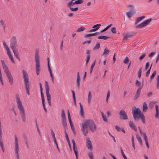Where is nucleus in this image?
Masks as SVG:
<instances>
[{
	"label": "nucleus",
	"instance_id": "f257e3e1",
	"mask_svg": "<svg viewBox=\"0 0 159 159\" xmlns=\"http://www.w3.org/2000/svg\"><path fill=\"white\" fill-rule=\"evenodd\" d=\"M82 128L81 130L84 136L88 134L87 129L88 127L90 130L94 132L96 129V126L94 122L91 120H84L82 123Z\"/></svg>",
	"mask_w": 159,
	"mask_h": 159
},
{
	"label": "nucleus",
	"instance_id": "f03ea898",
	"mask_svg": "<svg viewBox=\"0 0 159 159\" xmlns=\"http://www.w3.org/2000/svg\"><path fill=\"white\" fill-rule=\"evenodd\" d=\"M132 112L133 117L135 121H137L140 119L143 124L145 123V117L139 108L134 107L132 109Z\"/></svg>",
	"mask_w": 159,
	"mask_h": 159
},
{
	"label": "nucleus",
	"instance_id": "7ed1b4c3",
	"mask_svg": "<svg viewBox=\"0 0 159 159\" xmlns=\"http://www.w3.org/2000/svg\"><path fill=\"white\" fill-rule=\"evenodd\" d=\"M16 103L18 108L19 109L20 113L21 115V119L23 122H25L26 115L24 107L22 105L20 99L18 96H16Z\"/></svg>",
	"mask_w": 159,
	"mask_h": 159
},
{
	"label": "nucleus",
	"instance_id": "20e7f679",
	"mask_svg": "<svg viewBox=\"0 0 159 159\" xmlns=\"http://www.w3.org/2000/svg\"><path fill=\"white\" fill-rule=\"evenodd\" d=\"M22 72L23 73V77L24 79L25 86L26 91V93L28 95H30L29 92L30 84L29 80L28 74L24 70H23Z\"/></svg>",
	"mask_w": 159,
	"mask_h": 159
},
{
	"label": "nucleus",
	"instance_id": "39448f33",
	"mask_svg": "<svg viewBox=\"0 0 159 159\" xmlns=\"http://www.w3.org/2000/svg\"><path fill=\"white\" fill-rule=\"evenodd\" d=\"M73 1L71 0L67 4V6L71 11H76L78 10V8L77 7L73 8L72 7L75 4H79L82 3L84 1L82 0H77L75 2H73Z\"/></svg>",
	"mask_w": 159,
	"mask_h": 159
},
{
	"label": "nucleus",
	"instance_id": "423d86ee",
	"mask_svg": "<svg viewBox=\"0 0 159 159\" xmlns=\"http://www.w3.org/2000/svg\"><path fill=\"white\" fill-rule=\"evenodd\" d=\"M35 61L36 72L37 75H39L40 69L39 51L37 50H36L35 53Z\"/></svg>",
	"mask_w": 159,
	"mask_h": 159
},
{
	"label": "nucleus",
	"instance_id": "0eeeda50",
	"mask_svg": "<svg viewBox=\"0 0 159 159\" xmlns=\"http://www.w3.org/2000/svg\"><path fill=\"white\" fill-rule=\"evenodd\" d=\"M45 87L46 90V94L47 97L48 102L50 106H51V95L49 93V87L48 83L47 81H45Z\"/></svg>",
	"mask_w": 159,
	"mask_h": 159
},
{
	"label": "nucleus",
	"instance_id": "6e6552de",
	"mask_svg": "<svg viewBox=\"0 0 159 159\" xmlns=\"http://www.w3.org/2000/svg\"><path fill=\"white\" fill-rule=\"evenodd\" d=\"M11 48L12 49H16L17 46V42L16 37L12 36L10 39Z\"/></svg>",
	"mask_w": 159,
	"mask_h": 159
},
{
	"label": "nucleus",
	"instance_id": "1a4fd4ad",
	"mask_svg": "<svg viewBox=\"0 0 159 159\" xmlns=\"http://www.w3.org/2000/svg\"><path fill=\"white\" fill-rule=\"evenodd\" d=\"M15 152L17 157V159H19V146L18 144V140L16 135H15Z\"/></svg>",
	"mask_w": 159,
	"mask_h": 159
},
{
	"label": "nucleus",
	"instance_id": "9d476101",
	"mask_svg": "<svg viewBox=\"0 0 159 159\" xmlns=\"http://www.w3.org/2000/svg\"><path fill=\"white\" fill-rule=\"evenodd\" d=\"M152 20V19H150L144 21L142 23H140V24L136 26V28H140L144 27L147 25H148L149 23Z\"/></svg>",
	"mask_w": 159,
	"mask_h": 159
},
{
	"label": "nucleus",
	"instance_id": "9b49d317",
	"mask_svg": "<svg viewBox=\"0 0 159 159\" xmlns=\"http://www.w3.org/2000/svg\"><path fill=\"white\" fill-rule=\"evenodd\" d=\"M120 118L121 120H125L128 119L127 116L125 111L122 110H121L119 113Z\"/></svg>",
	"mask_w": 159,
	"mask_h": 159
},
{
	"label": "nucleus",
	"instance_id": "f8f14e48",
	"mask_svg": "<svg viewBox=\"0 0 159 159\" xmlns=\"http://www.w3.org/2000/svg\"><path fill=\"white\" fill-rule=\"evenodd\" d=\"M72 142L73 144V150L75 155L76 158L78 159V151L77 148L75 145V143L74 140H72Z\"/></svg>",
	"mask_w": 159,
	"mask_h": 159
},
{
	"label": "nucleus",
	"instance_id": "ddd939ff",
	"mask_svg": "<svg viewBox=\"0 0 159 159\" xmlns=\"http://www.w3.org/2000/svg\"><path fill=\"white\" fill-rule=\"evenodd\" d=\"M86 147L90 150H92L93 149L92 145L89 138L88 137H86Z\"/></svg>",
	"mask_w": 159,
	"mask_h": 159
},
{
	"label": "nucleus",
	"instance_id": "4468645a",
	"mask_svg": "<svg viewBox=\"0 0 159 159\" xmlns=\"http://www.w3.org/2000/svg\"><path fill=\"white\" fill-rule=\"evenodd\" d=\"M143 87V85L141 86L140 87H139V88L137 90L136 93H135V94L134 97V100H136L137 98H138L139 96H140V91L141 90V89H142Z\"/></svg>",
	"mask_w": 159,
	"mask_h": 159
},
{
	"label": "nucleus",
	"instance_id": "2eb2a0df",
	"mask_svg": "<svg viewBox=\"0 0 159 159\" xmlns=\"http://www.w3.org/2000/svg\"><path fill=\"white\" fill-rule=\"evenodd\" d=\"M101 26V25L100 24H97L94 25L93 26V29L89 30V32H92L96 31L99 29Z\"/></svg>",
	"mask_w": 159,
	"mask_h": 159
},
{
	"label": "nucleus",
	"instance_id": "dca6fc26",
	"mask_svg": "<svg viewBox=\"0 0 159 159\" xmlns=\"http://www.w3.org/2000/svg\"><path fill=\"white\" fill-rule=\"evenodd\" d=\"M99 33L100 32H96L93 33H89L85 34L84 37L85 38H88L91 36L97 35L99 34Z\"/></svg>",
	"mask_w": 159,
	"mask_h": 159
},
{
	"label": "nucleus",
	"instance_id": "f3484780",
	"mask_svg": "<svg viewBox=\"0 0 159 159\" xmlns=\"http://www.w3.org/2000/svg\"><path fill=\"white\" fill-rule=\"evenodd\" d=\"M129 124L130 127L134 131L137 130V128L134 123L132 121H130L129 122Z\"/></svg>",
	"mask_w": 159,
	"mask_h": 159
},
{
	"label": "nucleus",
	"instance_id": "a211bd4d",
	"mask_svg": "<svg viewBox=\"0 0 159 159\" xmlns=\"http://www.w3.org/2000/svg\"><path fill=\"white\" fill-rule=\"evenodd\" d=\"M143 138L145 140V143H146V145L147 147L148 148H149V145L148 141V139H147V137L146 135V134L145 133V132H144L143 133Z\"/></svg>",
	"mask_w": 159,
	"mask_h": 159
},
{
	"label": "nucleus",
	"instance_id": "6ab92c4d",
	"mask_svg": "<svg viewBox=\"0 0 159 159\" xmlns=\"http://www.w3.org/2000/svg\"><path fill=\"white\" fill-rule=\"evenodd\" d=\"M13 52L16 57L20 61V58L19 57V54L17 50H15V49H12Z\"/></svg>",
	"mask_w": 159,
	"mask_h": 159
},
{
	"label": "nucleus",
	"instance_id": "aec40b11",
	"mask_svg": "<svg viewBox=\"0 0 159 159\" xmlns=\"http://www.w3.org/2000/svg\"><path fill=\"white\" fill-rule=\"evenodd\" d=\"M51 135L54 139V142L55 144H56V145H58V144H57V141L56 137H55V134L54 132L53 131V130L52 129H51Z\"/></svg>",
	"mask_w": 159,
	"mask_h": 159
},
{
	"label": "nucleus",
	"instance_id": "412c9836",
	"mask_svg": "<svg viewBox=\"0 0 159 159\" xmlns=\"http://www.w3.org/2000/svg\"><path fill=\"white\" fill-rule=\"evenodd\" d=\"M80 76L79 73V72H77V85L78 88H80Z\"/></svg>",
	"mask_w": 159,
	"mask_h": 159
},
{
	"label": "nucleus",
	"instance_id": "4be33fe9",
	"mask_svg": "<svg viewBox=\"0 0 159 159\" xmlns=\"http://www.w3.org/2000/svg\"><path fill=\"white\" fill-rule=\"evenodd\" d=\"M135 11L134 10L131 11H130L126 13V15L129 18L130 17L133 15L135 14Z\"/></svg>",
	"mask_w": 159,
	"mask_h": 159
},
{
	"label": "nucleus",
	"instance_id": "5701e85b",
	"mask_svg": "<svg viewBox=\"0 0 159 159\" xmlns=\"http://www.w3.org/2000/svg\"><path fill=\"white\" fill-rule=\"evenodd\" d=\"M7 76V77L9 81L10 82V84L11 85H12L13 83V78L11 74H9V75H8Z\"/></svg>",
	"mask_w": 159,
	"mask_h": 159
},
{
	"label": "nucleus",
	"instance_id": "b1692460",
	"mask_svg": "<svg viewBox=\"0 0 159 159\" xmlns=\"http://www.w3.org/2000/svg\"><path fill=\"white\" fill-rule=\"evenodd\" d=\"M156 108V114L155 115V117L156 118H158L159 116V107L156 104L155 105Z\"/></svg>",
	"mask_w": 159,
	"mask_h": 159
},
{
	"label": "nucleus",
	"instance_id": "393cba45",
	"mask_svg": "<svg viewBox=\"0 0 159 159\" xmlns=\"http://www.w3.org/2000/svg\"><path fill=\"white\" fill-rule=\"evenodd\" d=\"M79 104L80 105V114L81 116L84 117V109L82 105L81 104V103L80 102L79 103Z\"/></svg>",
	"mask_w": 159,
	"mask_h": 159
},
{
	"label": "nucleus",
	"instance_id": "a878e982",
	"mask_svg": "<svg viewBox=\"0 0 159 159\" xmlns=\"http://www.w3.org/2000/svg\"><path fill=\"white\" fill-rule=\"evenodd\" d=\"M124 38L123 40H127L128 39L131 38L132 35L131 34H124Z\"/></svg>",
	"mask_w": 159,
	"mask_h": 159
},
{
	"label": "nucleus",
	"instance_id": "bb28decb",
	"mask_svg": "<svg viewBox=\"0 0 159 159\" xmlns=\"http://www.w3.org/2000/svg\"><path fill=\"white\" fill-rule=\"evenodd\" d=\"M143 112H146L148 109L147 104L146 102H144L143 106Z\"/></svg>",
	"mask_w": 159,
	"mask_h": 159
},
{
	"label": "nucleus",
	"instance_id": "cd10ccee",
	"mask_svg": "<svg viewBox=\"0 0 159 159\" xmlns=\"http://www.w3.org/2000/svg\"><path fill=\"white\" fill-rule=\"evenodd\" d=\"M110 38V37H108L105 35H101L98 37V38L99 39H102L104 40H107L108 39Z\"/></svg>",
	"mask_w": 159,
	"mask_h": 159
},
{
	"label": "nucleus",
	"instance_id": "c85d7f7f",
	"mask_svg": "<svg viewBox=\"0 0 159 159\" xmlns=\"http://www.w3.org/2000/svg\"><path fill=\"white\" fill-rule=\"evenodd\" d=\"M145 17L144 16H143L141 17H139L137 18L136 20V21L135 22V24H137V23L140 22L141 20H142L145 18Z\"/></svg>",
	"mask_w": 159,
	"mask_h": 159
},
{
	"label": "nucleus",
	"instance_id": "c756f323",
	"mask_svg": "<svg viewBox=\"0 0 159 159\" xmlns=\"http://www.w3.org/2000/svg\"><path fill=\"white\" fill-rule=\"evenodd\" d=\"M62 123L63 126L64 127H66L67 126V122L66 118L62 119Z\"/></svg>",
	"mask_w": 159,
	"mask_h": 159
},
{
	"label": "nucleus",
	"instance_id": "7c9ffc66",
	"mask_svg": "<svg viewBox=\"0 0 159 159\" xmlns=\"http://www.w3.org/2000/svg\"><path fill=\"white\" fill-rule=\"evenodd\" d=\"M101 113L102 115V118L103 119V121L105 122H107L108 121L107 119L106 116L105 115L103 112L101 111Z\"/></svg>",
	"mask_w": 159,
	"mask_h": 159
},
{
	"label": "nucleus",
	"instance_id": "2f4dec72",
	"mask_svg": "<svg viewBox=\"0 0 159 159\" xmlns=\"http://www.w3.org/2000/svg\"><path fill=\"white\" fill-rule=\"evenodd\" d=\"M136 138L138 140V141L139 143L141 146L143 145V143L142 142V140L141 139L140 137L138 135H136Z\"/></svg>",
	"mask_w": 159,
	"mask_h": 159
},
{
	"label": "nucleus",
	"instance_id": "473e14b6",
	"mask_svg": "<svg viewBox=\"0 0 159 159\" xmlns=\"http://www.w3.org/2000/svg\"><path fill=\"white\" fill-rule=\"evenodd\" d=\"M3 45L4 47L6 48V50L7 51V53L10 52V51L9 48L4 42H3Z\"/></svg>",
	"mask_w": 159,
	"mask_h": 159
},
{
	"label": "nucleus",
	"instance_id": "72a5a7b5",
	"mask_svg": "<svg viewBox=\"0 0 159 159\" xmlns=\"http://www.w3.org/2000/svg\"><path fill=\"white\" fill-rule=\"evenodd\" d=\"M112 25V24H110L109 25H108L107 26L106 28H105L104 29L100 31V32L102 33V32H104L105 31H106L107 29H108L109 28H110Z\"/></svg>",
	"mask_w": 159,
	"mask_h": 159
},
{
	"label": "nucleus",
	"instance_id": "f704fd0d",
	"mask_svg": "<svg viewBox=\"0 0 159 159\" xmlns=\"http://www.w3.org/2000/svg\"><path fill=\"white\" fill-rule=\"evenodd\" d=\"M7 54L9 57L10 59L11 60V62L12 63H15V62L14 60L13 56L11 52L7 53Z\"/></svg>",
	"mask_w": 159,
	"mask_h": 159
},
{
	"label": "nucleus",
	"instance_id": "c9c22d12",
	"mask_svg": "<svg viewBox=\"0 0 159 159\" xmlns=\"http://www.w3.org/2000/svg\"><path fill=\"white\" fill-rule=\"evenodd\" d=\"M110 51L109 50L107 49L106 48L104 49V52L102 54L103 55H107L108 54Z\"/></svg>",
	"mask_w": 159,
	"mask_h": 159
},
{
	"label": "nucleus",
	"instance_id": "e433bc0d",
	"mask_svg": "<svg viewBox=\"0 0 159 159\" xmlns=\"http://www.w3.org/2000/svg\"><path fill=\"white\" fill-rule=\"evenodd\" d=\"M135 85L139 87H140L141 86L143 85V84H141V83L140 81H139L138 80H136L135 82Z\"/></svg>",
	"mask_w": 159,
	"mask_h": 159
},
{
	"label": "nucleus",
	"instance_id": "4c0bfd02",
	"mask_svg": "<svg viewBox=\"0 0 159 159\" xmlns=\"http://www.w3.org/2000/svg\"><path fill=\"white\" fill-rule=\"evenodd\" d=\"M100 48V44L99 43H97L96 45L95 46L94 48H93V50H96Z\"/></svg>",
	"mask_w": 159,
	"mask_h": 159
},
{
	"label": "nucleus",
	"instance_id": "58836bf2",
	"mask_svg": "<svg viewBox=\"0 0 159 159\" xmlns=\"http://www.w3.org/2000/svg\"><path fill=\"white\" fill-rule=\"evenodd\" d=\"M61 119L66 118L65 113L64 110L62 109L61 110Z\"/></svg>",
	"mask_w": 159,
	"mask_h": 159
},
{
	"label": "nucleus",
	"instance_id": "ea45409f",
	"mask_svg": "<svg viewBox=\"0 0 159 159\" xmlns=\"http://www.w3.org/2000/svg\"><path fill=\"white\" fill-rule=\"evenodd\" d=\"M92 98V95L91 93V92H89V93L88 97V102L89 103L91 101Z\"/></svg>",
	"mask_w": 159,
	"mask_h": 159
},
{
	"label": "nucleus",
	"instance_id": "a19ab883",
	"mask_svg": "<svg viewBox=\"0 0 159 159\" xmlns=\"http://www.w3.org/2000/svg\"><path fill=\"white\" fill-rule=\"evenodd\" d=\"M71 92H72V93L73 98L74 102V104H75V106H76V100H75V92H74V91H73V90H72Z\"/></svg>",
	"mask_w": 159,
	"mask_h": 159
},
{
	"label": "nucleus",
	"instance_id": "79ce46f5",
	"mask_svg": "<svg viewBox=\"0 0 159 159\" xmlns=\"http://www.w3.org/2000/svg\"><path fill=\"white\" fill-rule=\"evenodd\" d=\"M129 61V59L128 57H126L125 59H124L123 62L125 64H127Z\"/></svg>",
	"mask_w": 159,
	"mask_h": 159
},
{
	"label": "nucleus",
	"instance_id": "37998d69",
	"mask_svg": "<svg viewBox=\"0 0 159 159\" xmlns=\"http://www.w3.org/2000/svg\"><path fill=\"white\" fill-rule=\"evenodd\" d=\"M4 72L6 74L7 76L8 75H9V74H11L10 71L9 70L8 68L4 69Z\"/></svg>",
	"mask_w": 159,
	"mask_h": 159
},
{
	"label": "nucleus",
	"instance_id": "c03bdc74",
	"mask_svg": "<svg viewBox=\"0 0 159 159\" xmlns=\"http://www.w3.org/2000/svg\"><path fill=\"white\" fill-rule=\"evenodd\" d=\"M85 29V28L83 26L81 27L80 28H78L76 30V31L78 32H80L84 30Z\"/></svg>",
	"mask_w": 159,
	"mask_h": 159
},
{
	"label": "nucleus",
	"instance_id": "a18cd8bd",
	"mask_svg": "<svg viewBox=\"0 0 159 159\" xmlns=\"http://www.w3.org/2000/svg\"><path fill=\"white\" fill-rule=\"evenodd\" d=\"M146 56V54L145 53H143L141 56L139 57V59L140 61L142 60Z\"/></svg>",
	"mask_w": 159,
	"mask_h": 159
},
{
	"label": "nucleus",
	"instance_id": "49530a36",
	"mask_svg": "<svg viewBox=\"0 0 159 159\" xmlns=\"http://www.w3.org/2000/svg\"><path fill=\"white\" fill-rule=\"evenodd\" d=\"M156 74V71H155L152 74V75L150 76V79L151 80H152V79L154 78V76H155Z\"/></svg>",
	"mask_w": 159,
	"mask_h": 159
},
{
	"label": "nucleus",
	"instance_id": "de8ad7c7",
	"mask_svg": "<svg viewBox=\"0 0 159 159\" xmlns=\"http://www.w3.org/2000/svg\"><path fill=\"white\" fill-rule=\"evenodd\" d=\"M157 89H158L159 87V75H157Z\"/></svg>",
	"mask_w": 159,
	"mask_h": 159
},
{
	"label": "nucleus",
	"instance_id": "09e8293b",
	"mask_svg": "<svg viewBox=\"0 0 159 159\" xmlns=\"http://www.w3.org/2000/svg\"><path fill=\"white\" fill-rule=\"evenodd\" d=\"M142 69V68H141L139 69V70L138 71V77L140 78L141 77V70Z\"/></svg>",
	"mask_w": 159,
	"mask_h": 159
},
{
	"label": "nucleus",
	"instance_id": "8fccbe9b",
	"mask_svg": "<svg viewBox=\"0 0 159 159\" xmlns=\"http://www.w3.org/2000/svg\"><path fill=\"white\" fill-rule=\"evenodd\" d=\"M41 92V97L42 98V100H44V96L43 93L42 92L43 90H40Z\"/></svg>",
	"mask_w": 159,
	"mask_h": 159
},
{
	"label": "nucleus",
	"instance_id": "3c124183",
	"mask_svg": "<svg viewBox=\"0 0 159 159\" xmlns=\"http://www.w3.org/2000/svg\"><path fill=\"white\" fill-rule=\"evenodd\" d=\"M151 69V67H150V68L146 72V77H148V76L149 75L150 73V70Z\"/></svg>",
	"mask_w": 159,
	"mask_h": 159
},
{
	"label": "nucleus",
	"instance_id": "603ef678",
	"mask_svg": "<svg viewBox=\"0 0 159 159\" xmlns=\"http://www.w3.org/2000/svg\"><path fill=\"white\" fill-rule=\"evenodd\" d=\"M111 31L113 33H116V28L115 27L112 28L111 29Z\"/></svg>",
	"mask_w": 159,
	"mask_h": 159
},
{
	"label": "nucleus",
	"instance_id": "864d4df0",
	"mask_svg": "<svg viewBox=\"0 0 159 159\" xmlns=\"http://www.w3.org/2000/svg\"><path fill=\"white\" fill-rule=\"evenodd\" d=\"M110 95V91H108L107 92L106 99V101L107 102H108V98L109 97Z\"/></svg>",
	"mask_w": 159,
	"mask_h": 159
},
{
	"label": "nucleus",
	"instance_id": "5fc2aeb1",
	"mask_svg": "<svg viewBox=\"0 0 159 159\" xmlns=\"http://www.w3.org/2000/svg\"><path fill=\"white\" fill-rule=\"evenodd\" d=\"M90 56L89 55L87 56L86 60V65H88V63L89 61V60L90 59Z\"/></svg>",
	"mask_w": 159,
	"mask_h": 159
},
{
	"label": "nucleus",
	"instance_id": "6e6d98bb",
	"mask_svg": "<svg viewBox=\"0 0 159 159\" xmlns=\"http://www.w3.org/2000/svg\"><path fill=\"white\" fill-rule=\"evenodd\" d=\"M88 155L89 157L90 158V159L93 158L92 152H90L88 153Z\"/></svg>",
	"mask_w": 159,
	"mask_h": 159
},
{
	"label": "nucleus",
	"instance_id": "4d7b16f0",
	"mask_svg": "<svg viewBox=\"0 0 159 159\" xmlns=\"http://www.w3.org/2000/svg\"><path fill=\"white\" fill-rule=\"evenodd\" d=\"M65 134L66 135V138L67 141H70L69 138H68V135L66 133V131L65 129Z\"/></svg>",
	"mask_w": 159,
	"mask_h": 159
},
{
	"label": "nucleus",
	"instance_id": "13d9d810",
	"mask_svg": "<svg viewBox=\"0 0 159 159\" xmlns=\"http://www.w3.org/2000/svg\"><path fill=\"white\" fill-rule=\"evenodd\" d=\"M149 66V62H147L146 63L145 70H146L148 68Z\"/></svg>",
	"mask_w": 159,
	"mask_h": 159
},
{
	"label": "nucleus",
	"instance_id": "bf43d9fd",
	"mask_svg": "<svg viewBox=\"0 0 159 159\" xmlns=\"http://www.w3.org/2000/svg\"><path fill=\"white\" fill-rule=\"evenodd\" d=\"M120 151L121 152V153L124 158H126V157L125 156V154H124L123 150L121 148H120Z\"/></svg>",
	"mask_w": 159,
	"mask_h": 159
},
{
	"label": "nucleus",
	"instance_id": "052dcab7",
	"mask_svg": "<svg viewBox=\"0 0 159 159\" xmlns=\"http://www.w3.org/2000/svg\"><path fill=\"white\" fill-rule=\"evenodd\" d=\"M95 62H96V60H95L93 62V63H92L91 66V67H90V69H93L95 65Z\"/></svg>",
	"mask_w": 159,
	"mask_h": 159
},
{
	"label": "nucleus",
	"instance_id": "680f3d73",
	"mask_svg": "<svg viewBox=\"0 0 159 159\" xmlns=\"http://www.w3.org/2000/svg\"><path fill=\"white\" fill-rule=\"evenodd\" d=\"M115 128L116 129V130L118 131H119L120 130V129L119 128V127L117 125H116L115 126Z\"/></svg>",
	"mask_w": 159,
	"mask_h": 159
},
{
	"label": "nucleus",
	"instance_id": "e2e57ef3",
	"mask_svg": "<svg viewBox=\"0 0 159 159\" xmlns=\"http://www.w3.org/2000/svg\"><path fill=\"white\" fill-rule=\"evenodd\" d=\"M91 42V41L90 40H88L86 41H85L83 43V44H84L86 43H90Z\"/></svg>",
	"mask_w": 159,
	"mask_h": 159
},
{
	"label": "nucleus",
	"instance_id": "0e129e2a",
	"mask_svg": "<svg viewBox=\"0 0 159 159\" xmlns=\"http://www.w3.org/2000/svg\"><path fill=\"white\" fill-rule=\"evenodd\" d=\"M67 114H68V119H70V118H71L70 113L69 112V110H68L67 111Z\"/></svg>",
	"mask_w": 159,
	"mask_h": 159
},
{
	"label": "nucleus",
	"instance_id": "69168bd1",
	"mask_svg": "<svg viewBox=\"0 0 159 159\" xmlns=\"http://www.w3.org/2000/svg\"><path fill=\"white\" fill-rule=\"evenodd\" d=\"M154 53L155 52H152L148 54V56L149 57H151V56H152Z\"/></svg>",
	"mask_w": 159,
	"mask_h": 159
},
{
	"label": "nucleus",
	"instance_id": "338daca9",
	"mask_svg": "<svg viewBox=\"0 0 159 159\" xmlns=\"http://www.w3.org/2000/svg\"><path fill=\"white\" fill-rule=\"evenodd\" d=\"M73 16V14L72 13H70L67 15V16L69 17H72Z\"/></svg>",
	"mask_w": 159,
	"mask_h": 159
},
{
	"label": "nucleus",
	"instance_id": "774afa93",
	"mask_svg": "<svg viewBox=\"0 0 159 159\" xmlns=\"http://www.w3.org/2000/svg\"><path fill=\"white\" fill-rule=\"evenodd\" d=\"M90 51L89 50H88L87 51L86 53L87 54V56L89 55V56H90Z\"/></svg>",
	"mask_w": 159,
	"mask_h": 159
}]
</instances>
